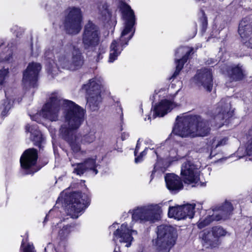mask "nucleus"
I'll return each mask as SVG.
<instances>
[{
	"mask_svg": "<svg viewBox=\"0 0 252 252\" xmlns=\"http://www.w3.org/2000/svg\"><path fill=\"white\" fill-rule=\"evenodd\" d=\"M69 111L65 116V123L62 125L60 132L62 137L69 143L74 156L78 158L84 156L86 152L81 150L80 144H89L95 139V132L90 131L83 136L77 135L75 131L84 120L85 111L80 106L70 103Z\"/></svg>",
	"mask_w": 252,
	"mask_h": 252,
	"instance_id": "obj_1",
	"label": "nucleus"
},
{
	"mask_svg": "<svg viewBox=\"0 0 252 252\" xmlns=\"http://www.w3.org/2000/svg\"><path fill=\"white\" fill-rule=\"evenodd\" d=\"M119 7L125 20V27L120 39L114 40L111 44L108 59L109 63H113L117 59L134 33L135 16L133 11L128 5L123 1L120 2Z\"/></svg>",
	"mask_w": 252,
	"mask_h": 252,
	"instance_id": "obj_2",
	"label": "nucleus"
},
{
	"mask_svg": "<svg viewBox=\"0 0 252 252\" xmlns=\"http://www.w3.org/2000/svg\"><path fill=\"white\" fill-rule=\"evenodd\" d=\"M210 130L208 122L200 117L178 116L172 132L182 137H195L205 136Z\"/></svg>",
	"mask_w": 252,
	"mask_h": 252,
	"instance_id": "obj_3",
	"label": "nucleus"
},
{
	"mask_svg": "<svg viewBox=\"0 0 252 252\" xmlns=\"http://www.w3.org/2000/svg\"><path fill=\"white\" fill-rule=\"evenodd\" d=\"M55 63L58 68L75 70L80 68L84 63L83 57L78 48L67 45L55 50Z\"/></svg>",
	"mask_w": 252,
	"mask_h": 252,
	"instance_id": "obj_4",
	"label": "nucleus"
},
{
	"mask_svg": "<svg viewBox=\"0 0 252 252\" xmlns=\"http://www.w3.org/2000/svg\"><path fill=\"white\" fill-rule=\"evenodd\" d=\"M71 103H72L76 106H79L72 101L63 99L61 96L57 93L52 94L50 96L49 100L43 106L40 113L32 116H31V119L33 121L40 123V120L38 119V117L41 116L43 118L51 121H56L59 119L60 107L63 106L64 109V122L63 124L64 125L65 123V116L69 111Z\"/></svg>",
	"mask_w": 252,
	"mask_h": 252,
	"instance_id": "obj_5",
	"label": "nucleus"
},
{
	"mask_svg": "<svg viewBox=\"0 0 252 252\" xmlns=\"http://www.w3.org/2000/svg\"><path fill=\"white\" fill-rule=\"evenodd\" d=\"M157 238L153 242L157 252H169L177 239L175 228L171 226L161 225L157 227Z\"/></svg>",
	"mask_w": 252,
	"mask_h": 252,
	"instance_id": "obj_6",
	"label": "nucleus"
},
{
	"mask_svg": "<svg viewBox=\"0 0 252 252\" xmlns=\"http://www.w3.org/2000/svg\"><path fill=\"white\" fill-rule=\"evenodd\" d=\"M61 194L58 201H63L66 204V213L73 219H76L83 212L87 207V201L83 198L84 196L80 192H73L69 194L65 192Z\"/></svg>",
	"mask_w": 252,
	"mask_h": 252,
	"instance_id": "obj_7",
	"label": "nucleus"
},
{
	"mask_svg": "<svg viewBox=\"0 0 252 252\" xmlns=\"http://www.w3.org/2000/svg\"><path fill=\"white\" fill-rule=\"evenodd\" d=\"M161 213L159 204H150L134 209L133 211L132 219L133 220L141 223L148 221L153 223L160 219Z\"/></svg>",
	"mask_w": 252,
	"mask_h": 252,
	"instance_id": "obj_8",
	"label": "nucleus"
},
{
	"mask_svg": "<svg viewBox=\"0 0 252 252\" xmlns=\"http://www.w3.org/2000/svg\"><path fill=\"white\" fill-rule=\"evenodd\" d=\"M102 83L103 79L101 77H95L89 80V82L83 86V89L88 95L87 104L92 111L98 109L99 104L101 101L100 89Z\"/></svg>",
	"mask_w": 252,
	"mask_h": 252,
	"instance_id": "obj_9",
	"label": "nucleus"
},
{
	"mask_svg": "<svg viewBox=\"0 0 252 252\" xmlns=\"http://www.w3.org/2000/svg\"><path fill=\"white\" fill-rule=\"evenodd\" d=\"M231 204L226 201L222 205L213 209V213L208 215L204 219H200L198 222V227L201 229L210 224L212 221L225 220L228 219L233 210Z\"/></svg>",
	"mask_w": 252,
	"mask_h": 252,
	"instance_id": "obj_10",
	"label": "nucleus"
},
{
	"mask_svg": "<svg viewBox=\"0 0 252 252\" xmlns=\"http://www.w3.org/2000/svg\"><path fill=\"white\" fill-rule=\"evenodd\" d=\"M81 11L79 8L69 7L66 10L64 20V27L69 34H76L81 29Z\"/></svg>",
	"mask_w": 252,
	"mask_h": 252,
	"instance_id": "obj_11",
	"label": "nucleus"
},
{
	"mask_svg": "<svg viewBox=\"0 0 252 252\" xmlns=\"http://www.w3.org/2000/svg\"><path fill=\"white\" fill-rule=\"evenodd\" d=\"M100 33L98 28L89 22L85 27L82 37V43L85 49H89L98 45Z\"/></svg>",
	"mask_w": 252,
	"mask_h": 252,
	"instance_id": "obj_12",
	"label": "nucleus"
},
{
	"mask_svg": "<svg viewBox=\"0 0 252 252\" xmlns=\"http://www.w3.org/2000/svg\"><path fill=\"white\" fill-rule=\"evenodd\" d=\"M214 119L216 122V126L221 127L226 120L232 116V112L230 111V102L228 98L222 99L217 104L213 111Z\"/></svg>",
	"mask_w": 252,
	"mask_h": 252,
	"instance_id": "obj_13",
	"label": "nucleus"
},
{
	"mask_svg": "<svg viewBox=\"0 0 252 252\" xmlns=\"http://www.w3.org/2000/svg\"><path fill=\"white\" fill-rule=\"evenodd\" d=\"M137 234V231L128 227L126 223H123L114 232L113 241L116 243L117 241L126 243V247H129L133 240L132 236Z\"/></svg>",
	"mask_w": 252,
	"mask_h": 252,
	"instance_id": "obj_14",
	"label": "nucleus"
},
{
	"mask_svg": "<svg viewBox=\"0 0 252 252\" xmlns=\"http://www.w3.org/2000/svg\"><path fill=\"white\" fill-rule=\"evenodd\" d=\"M199 172L197 166L190 161L185 162L181 167V173L186 184L197 183L199 180Z\"/></svg>",
	"mask_w": 252,
	"mask_h": 252,
	"instance_id": "obj_15",
	"label": "nucleus"
},
{
	"mask_svg": "<svg viewBox=\"0 0 252 252\" xmlns=\"http://www.w3.org/2000/svg\"><path fill=\"white\" fill-rule=\"evenodd\" d=\"M195 204L169 207L168 215L170 218L180 220L187 218L192 219L194 214Z\"/></svg>",
	"mask_w": 252,
	"mask_h": 252,
	"instance_id": "obj_16",
	"label": "nucleus"
},
{
	"mask_svg": "<svg viewBox=\"0 0 252 252\" xmlns=\"http://www.w3.org/2000/svg\"><path fill=\"white\" fill-rule=\"evenodd\" d=\"M226 231L220 226H215L211 231L204 232L202 236L203 246L206 248H215L219 244V238L226 235Z\"/></svg>",
	"mask_w": 252,
	"mask_h": 252,
	"instance_id": "obj_17",
	"label": "nucleus"
},
{
	"mask_svg": "<svg viewBox=\"0 0 252 252\" xmlns=\"http://www.w3.org/2000/svg\"><path fill=\"white\" fill-rule=\"evenodd\" d=\"M192 80L197 86L203 87L209 92L212 91L213 86V75L210 69L204 68L197 70Z\"/></svg>",
	"mask_w": 252,
	"mask_h": 252,
	"instance_id": "obj_18",
	"label": "nucleus"
},
{
	"mask_svg": "<svg viewBox=\"0 0 252 252\" xmlns=\"http://www.w3.org/2000/svg\"><path fill=\"white\" fill-rule=\"evenodd\" d=\"M41 67L39 63H32L29 64L23 73V83L26 87H35L38 73Z\"/></svg>",
	"mask_w": 252,
	"mask_h": 252,
	"instance_id": "obj_19",
	"label": "nucleus"
},
{
	"mask_svg": "<svg viewBox=\"0 0 252 252\" xmlns=\"http://www.w3.org/2000/svg\"><path fill=\"white\" fill-rule=\"evenodd\" d=\"M238 32L242 43L248 47L252 48V26L249 17H245L240 21Z\"/></svg>",
	"mask_w": 252,
	"mask_h": 252,
	"instance_id": "obj_20",
	"label": "nucleus"
},
{
	"mask_svg": "<svg viewBox=\"0 0 252 252\" xmlns=\"http://www.w3.org/2000/svg\"><path fill=\"white\" fill-rule=\"evenodd\" d=\"M176 106V103L172 100L162 99L155 105L153 118H155L157 116L163 117Z\"/></svg>",
	"mask_w": 252,
	"mask_h": 252,
	"instance_id": "obj_21",
	"label": "nucleus"
},
{
	"mask_svg": "<svg viewBox=\"0 0 252 252\" xmlns=\"http://www.w3.org/2000/svg\"><path fill=\"white\" fill-rule=\"evenodd\" d=\"M37 152L34 149H29L26 150L20 158L21 167L25 169L32 168L37 161Z\"/></svg>",
	"mask_w": 252,
	"mask_h": 252,
	"instance_id": "obj_22",
	"label": "nucleus"
},
{
	"mask_svg": "<svg viewBox=\"0 0 252 252\" xmlns=\"http://www.w3.org/2000/svg\"><path fill=\"white\" fill-rule=\"evenodd\" d=\"M192 50V48H189L188 47H182L176 50L175 55L177 57H179L180 55H183V56L182 59L176 60V70L172 77V78H175L179 75L184 63L187 62L189 56Z\"/></svg>",
	"mask_w": 252,
	"mask_h": 252,
	"instance_id": "obj_23",
	"label": "nucleus"
},
{
	"mask_svg": "<svg viewBox=\"0 0 252 252\" xmlns=\"http://www.w3.org/2000/svg\"><path fill=\"white\" fill-rule=\"evenodd\" d=\"M96 167V158L95 157L86 159L84 162L78 163L76 167L74 168L73 172L80 176L86 171L90 170H93L95 175L98 172Z\"/></svg>",
	"mask_w": 252,
	"mask_h": 252,
	"instance_id": "obj_24",
	"label": "nucleus"
},
{
	"mask_svg": "<svg viewBox=\"0 0 252 252\" xmlns=\"http://www.w3.org/2000/svg\"><path fill=\"white\" fill-rule=\"evenodd\" d=\"M165 181L167 189L170 191H179L183 188V185L180 178L173 173L166 174Z\"/></svg>",
	"mask_w": 252,
	"mask_h": 252,
	"instance_id": "obj_25",
	"label": "nucleus"
},
{
	"mask_svg": "<svg viewBox=\"0 0 252 252\" xmlns=\"http://www.w3.org/2000/svg\"><path fill=\"white\" fill-rule=\"evenodd\" d=\"M26 130L31 133V139L34 144L41 148L44 138L40 131L37 129L36 126L28 125L26 126Z\"/></svg>",
	"mask_w": 252,
	"mask_h": 252,
	"instance_id": "obj_26",
	"label": "nucleus"
},
{
	"mask_svg": "<svg viewBox=\"0 0 252 252\" xmlns=\"http://www.w3.org/2000/svg\"><path fill=\"white\" fill-rule=\"evenodd\" d=\"M111 16L108 5L105 3L100 4L98 7V18L103 22H108Z\"/></svg>",
	"mask_w": 252,
	"mask_h": 252,
	"instance_id": "obj_27",
	"label": "nucleus"
},
{
	"mask_svg": "<svg viewBox=\"0 0 252 252\" xmlns=\"http://www.w3.org/2000/svg\"><path fill=\"white\" fill-rule=\"evenodd\" d=\"M228 74L230 79L234 81L241 80L243 77L242 69L238 65L232 66L228 71Z\"/></svg>",
	"mask_w": 252,
	"mask_h": 252,
	"instance_id": "obj_28",
	"label": "nucleus"
},
{
	"mask_svg": "<svg viewBox=\"0 0 252 252\" xmlns=\"http://www.w3.org/2000/svg\"><path fill=\"white\" fill-rule=\"evenodd\" d=\"M45 252H66L65 243L64 241L60 242L59 244L54 247L51 243H49L44 249Z\"/></svg>",
	"mask_w": 252,
	"mask_h": 252,
	"instance_id": "obj_29",
	"label": "nucleus"
},
{
	"mask_svg": "<svg viewBox=\"0 0 252 252\" xmlns=\"http://www.w3.org/2000/svg\"><path fill=\"white\" fill-rule=\"evenodd\" d=\"M228 138L226 137H214L209 143L211 148L216 149L219 147L222 146L227 143Z\"/></svg>",
	"mask_w": 252,
	"mask_h": 252,
	"instance_id": "obj_30",
	"label": "nucleus"
},
{
	"mask_svg": "<svg viewBox=\"0 0 252 252\" xmlns=\"http://www.w3.org/2000/svg\"><path fill=\"white\" fill-rule=\"evenodd\" d=\"M13 103V100L8 98H6V99L3 101L0 106V109L1 110V114L2 116H5L7 115L9 110L11 109Z\"/></svg>",
	"mask_w": 252,
	"mask_h": 252,
	"instance_id": "obj_31",
	"label": "nucleus"
},
{
	"mask_svg": "<svg viewBox=\"0 0 252 252\" xmlns=\"http://www.w3.org/2000/svg\"><path fill=\"white\" fill-rule=\"evenodd\" d=\"M72 229V227L70 225H66L63 226V228L59 231V236L60 239H63L65 238L70 233Z\"/></svg>",
	"mask_w": 252,
	"mask_h": 252,
	"instance_id": "obj_32",
	"label": "nucleus"
},
{
	"mask_svg": "<svg viewBox=\"0 0 252 252\" xmlns=\"http://www.w3.org/2000/svg\"><path fill=\"white\" fill-rule=\"evenodd\" d=\"M9 73L8 68L0 69V86L2 85Z\"/></svg>",
	"mask_w": 252,
	"mask_h": 252,
	"instance_id": "obj_33",
	"label": "nucleus"
},
{
	"mask_svg": "<svg viewBox=\"0 0 252 252\" xmlns=\"http://www.w3.org/2000/svg\"><path fill=\"white\" fill-rule=\"evenodd\" d=\"M149 149L150 150H153V149H154V147L146 148L144 149V150L140 153V154L139 156L135 158V163H137L141 162L143 160V156H144L145 155H146L147 151Z\"/></svg>",
	"mask_w": 252,
	"mask_h": 252,
	"instance_id": "obj_34",
	"label": "nucleus"
},
{
	"mask_svg": "<svg viewBox=\"0 0 252 252\" xmlns=\"http://www.w3.org/2000/svg\"><path fill=\"white\" fill-rule=\"evenodd\" d=\"M149 149L150 150H153V149H154V147L146 148L144 149V150L140 153V154L139 156L135 158V163H137L141 162L143 160V156H144L145 155H146L147 151Z\"/></svg>",
	"mask_w": 252,
	"mask_h": 252,
	"instance_id": "obj_35",
	"label": "nucleus"
},
{
	"mask_svg": "<svg viewBox=\"0 0 252 252\" xmlns=\"http://www.w3.org/2000/svg\"><path fill=\"white\" fill-rule=\"evenodd\" d=\"M12 58V53L10 50L8 51L7 54L5 55L4 54L1 55L0 58V63L2 62H10Z\"/></svg>",
	"mask_w": 252,
	"mask_h": 252,
	"instance_id": "obj_36",
	"label": "nucleus"
},
{
	"mask_svg": "<svg viewBox=\"0 0 252 252\" xmlns=\"http://www.w3.org/2000/svg\"><path fill=\"white\" fill-rule=\"evenodd\" d=\"M23 252H36L32 244H28L23 249Z\"/></svg>",
	"mask_w": 252,
	"mask_h": 252,
	"instance_id": "obj_37",
	"label": "nucleus"
},
{
	"mask_svg": "<svg viewBox=\"0 0 252 252\" xmlns=\"http://www.w3.org/2000/svg\"><path fill=\"white\" fill-rule=\"evenodd\" d=\"M105 49L103 47H99L98 49L99 53L97 55L96 61H99V60L103 58L102 54L105 53Z\"/></svg>",
	"mask_w": 252,
	"mask_h": 252,
	"instance_id": "obj_38",
	"label": "nucleus"
},
{
	"mask_svg": "<svg viewBox=\"0 0 252 252\" xmlns=\"http://www.w3.org/2000/svg\"><path fill=\"white\" fill-rule=\"evenodd\" d=\"M56 212V209L54 208L53 209H52L49 212V214L48 215H46L45 218V220H44V221H46L48 219V218L52 216L53 215V214H54V213Z\"/></svg>",
	"mask_w": 252,
	"mask_h": 252,
	"instance_id": "obj_39",
	"label": "nucleus"
},
{
	"mask_svg": "<svg viewBox=\"0 0 252 252\" xmlns=\"http://www.w3.org/2000/svg\"><path fill=\"white\" fill-rule=\"evenodd\" d=\"M140 140L141 139L139 138L138 141H137V144H136V148H135V151H134V155L135 156H136V154L139 149V147H140Z\"/></svg>",
	"mask_w": 252,
	"mask_h": 252,
	"instance_id": "obj_40",
	"label": "nucleus"
},
{
	"mask_svg": "<svg viewBox=\"0 0 252 252\" xmlns=\"http://www.w3.org/2000/svg\"><path fill=\"white\" fill-rule=\"evenodd\" d=\"M144 142H145V144H147V145L149 144L151 146H152L153 145V143H152V141L149 139H145Z\"/></svg>",
	"mask_w": 252,
	"mask_h": 252,
	"instance_id": "obj_41",
	"label": "nucleus"
},
{
	"mask_svg": "<svg viewBox=\"0 0 252 252\" xmlns=\"http://www.w3.org/2000/svg\"><path fill=\"white\" fill-rule=\"evenodd\" d=\"M172 158L171 161H174L178 160L179 159H181V157L178 155L177 156L172 157Z\"/></svg>",
	"mask_w": 252,
	"mask_h": 252,
	"instance_id": "obj_42",
	"label": "nucleus"
},
{
	"mask_svg": "<svg viewBox=\"0 0 252 252\" xmlns=\"http://www.w3.org/2000/svg\"><path fill=\"white\" fill-rule=\"evenodd\" d=\"M60 224H61V223H57V225H56L55 226V228H53V231H56L57 230L56 229H57L58 227H60L61 226V225H60V226H59V225H60Z\"/></svg>",
	"mask_w": 252,
	"mask_h": 252,
	"instance_id": "obj_43",
	"label": "nucleus"
},
{
	"mask_svg": "<svg viewBox=\"0 0 252 252\" xmlns=\"http://www.w3.org/2000/svg\"><path fill=\"white\" fill-rule=\"evenodd\" d=\"M126 136H128V134H125V133H124L123 134H122V140H124L126 138Z\"/></svg>",
	"mask_w": 252,
	"mask_h": 252,
	"instance_id": "obj_44",
	"label": "nucleus"
},
{
	"mask_svg": "<svg viewBox=\"0 0 252 252\" xmlns=\"http://www.w3.org/2000/svg\"><path fill=\"white\" fill-rule=\"evenodd\" d=\"M45 57L48 58V59H49L50 58V57H49V53L47 52V51L45 52Z\"/></svg>",
	"mask_w": 252,
	"mask_h": 252,
	"instance_id": "obj_45",
	"label": "nucleus"
},
{
	"mask_svg": "<svg viewBox=\"0 0 252 252\" xmlns=\"http://www.w3.org/2000/svg\"><path fill=\"white\" fill-rule=\"evenodd\" d=\"M115 228V224H113L112 225L110 226L109 228L110 230H112L113 228Z\"/></svg>",
	"mask_w": 252,
	"mask_h": 252,
	"instance_id": "obj_46",
	"label": "nucleus"
},
{
	"mask_svg": "<svg viewBox=\"0 0 252 252\" xmlns=\"http://www.w3.org/2000/svg\"><path fill=\"white\" fill-rule=\"evenodd\" d=\"M155 93H156V94H155V95H153V97H155L156 96V95L157 94H158V93H156V91H155Z\"/></svg>",
	"mask_w": 252,
	"mask_h": 252,
	"instance_id": "obj_47",
	"label": "nucleus"
},
{
	"mask_svg": "<svg viewBox=\"0 0 252 252\" xmlns=\"http://www.w3.org/2000/svg\"><path fill=\"white\" fill-rule=\"evenodd\" d=\"M151 117L149 116L148 118V120L151 121Z\"/></svg>",
	"mask_w": 252,
	"mask_h": 252,
	"instance_id": "obj_48",
	"label": "nucleus"
},
{
	"mask_svg": "<svg viewBox=\"0 0 252 252\" xmlns=\"http://www.w3.org/2000/svg\"><path fill=\"white\" fill-rule=\"evenodd\" d=\"M121 120H122L123 119V114H122V115L121 116Z\"/></svg>",
	"mask_w": 252,
	"mask_h": 252,
	"instance_id": "obj_49",
	"label": "nucleus"
},
{
	"mask_svg": "<svg viewBox=\"0 0 252 252\" xmlns=\"http://www.w3.org/2000/svg\"><path fill=\"white\" fill-rule=\"evenodd\" d=\"M206 24H206V21H205L204 23L203 24V25L206 26Z\"/></svg>",
	"mask_w": 252,
	"mask_h": 252,
	"instance_id": "obj_50",
	"label": "nucleus"
},
{
	"mask_svg": "<svg viewBox=\"0 0 252 252\" xmlns=\"http://www.w3.org/2000/svg\"><path fill=\"white\" fill-rule=\"evenodd\" d=\"M196 1H203L204 0H196Z\"/></svg>",
	"mask_w": 252,
	"mask_h": 252,
	"instance_id": "obj_51",
	"label": "nucleus"
},
{
	"mask_svg": "<svg viewBox=\"0 0 252 252\" xmlns=\"http://www.w3.org/2000/svg\"><path fill=\"white\" fill-rule=\"evenodd\" d=\"M177 93H178V91H177V92H176V93L174 94V96L176 95V94H177Z\"/></svg>",
	"mask_w": 252,
	"mask_h": 252,
	"instance_id": "obj_52",
	"label": "nucleus"
},
{
	"mask_svg": "<svg viewBox=\"0 0 252 252\" xmlns=\"http://www.w3.org/2000/svg\"><path fill=\"white\" fill-rule=\"evenodd\" d=\"M241 150V148H239V149H238V152H239V151H240V150Z\"/></svg>",
	"mask_w": 252,
	"mask_h": 252,
	"instance_id": "obj_53",
	"label": "nucleus"
},
{
	"mask_svg": "<svg viewBox=\"0 0 252 252\" xmlns=\"http://www.w3.org/2000/svg\"><path fill=\"white\" fill-rule=\"evenodd\" d=\"M154 153H155L156 155H157V152H156L155 151H154Z\"/></svg>",
	"mask_w": 252,
	"mask_h": 252,
	"instance_id": "obj_54",
	"label": "nucleus"
},
{
	"mask_svg": "<svg viewBox=\"0 0 252 252\" xmlns=\"http://www.w3.org/2000/svg\"><path fill=\"white\" fill-rule=\"evenodd\" d=\"M34 172H29L28 173V174H31V173H33Z\"/></svg>",
	"mask_w": 252,
	"mask_h": 252,
	"instance_id": "obj_55",
	"label": "nucleus"
},
{
	"mask_svg": "<svg viewBox=\"0 0 252 252\" xmlns=\"http://www.w3.org/2000/svg\"><path fill=\"white\" fill-rule=\"evenodd\" d=\"M22 247H24V244H23V243H22Z\"/></svg>",
	"mask_w": 252,
	"mask_h": 252,
	"instance_id": "obj_56",
	"label": "nucleus"
}]
</instances>
